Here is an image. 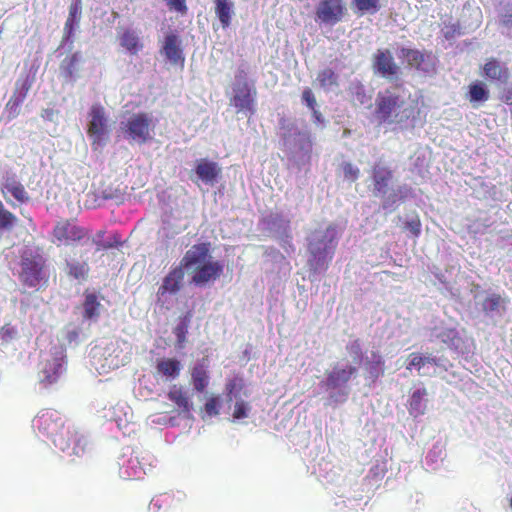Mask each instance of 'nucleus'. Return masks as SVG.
I'll list each match as a JSON object with an SVG mask.
<instances>
[{
	"instance_id": "f257e3e1",
	"label": "nucleus",
	"mask_w": 512,
	"mask_h": 512,
	"mask_svg": "<svg viewBox=\"0 0 512 512\" xmlns=\"http://www.w3.org/2000/svg\"><path fill=\"white\" fill-rule=\"evenodd\" d=\"M182 264L191 273L192 283L197 286L213 282L223 273V264L212 260L210 242L191 246L182 257Z\"/></svg>"
},
{
	"instance_id": "f03ea898",
	"label": "nucleus",
	"mask_w": 512,
	"mask_h": 512,
	"mask_svg": "<svg viewBox=\"0 0 512 512\" xmlns=\"http://www.w3.org/2000/svg\"><path fill=\"white\" fill-rule=\"evenodd\" d=\"M413 115V108L407 106L403 96L387 88L377 94L374 116L379 124L402 127Z\"/></svg>"
},
{
	"instance_id": "7ed1b4c3",
	"label": "nucleus",
	"mask_w": 512,
	"mask_h": 512,
	"mask_svg": "<svg viewBox=\"0 0 512 512\" xmlns=\"http://www.w3.org/2000/svg\"><path fill=\"white\" fill-rule=\"evenodd\" d=\"M40 432L51 438L55 447L61 451L70 448L72 428L64 426L62 415L56 410H44L35 419Z\"/></svg>"
},
{
	"instance_id": "20e7f679",
	"label": "nucleus",
	"mask_w": 512,
	"mask_h": 512,
	"mask_svg": "<svg viewBox=\"0 0 512 512\" xmlns=\"http://www.w3.org/2000/svg\"><path fill=\"white\" fill-rule=\"evenodd\" d=\"M155 123L150 113H132L120 123V131L130 144H146L153 139Z\"/></svg>"
},
{
	"instance_id": "39448f33",
	"label": "nucleus",
	"mask_w": 512,
	"mask_h": 512,
	"mask_svg": "<svg viewBox=\"0 0 512 512\" xmlns=\"http://www.w3.org/2000/svg\"><path fill=\"white\" fill-rule=\"evenodd\" d=\"M87 135L93 150L105 146L110 138L109 118L99 103L93 104L88 112Z\"/></svg>"
},
{
	"instance_id": "423d86ee",
	"label": "nucleus",
	"mask_w": 512,
	"mask_h": 512,
	"mask_svg": "<svg viewBox=\"0 0 512 512\" xmlns=\"http://www.w3.org/2000/svg\"><path fill=\"white\" fill-rule=\"evenodd\" d=\"M46 262L39 254L23 255L21 257L19 280L23 286L36 288L47 284L45 273Z\"/></svg>"
},
{
	"instance_id": "0eeeda50",
	"label": "nucleus",
	"mask_w": 512,
	"mask_h": 512,
	"mask_svg": "<svg viewBox=\"0 0 512 512\" xmlns=\"http://www.w3.org/2000/svg\"><path fill=\"white\" fill-rule=\"evenodd\" d=\"M333 241V230L328 228L321 236L309 242L308 250L311 255L309 265L314 271L326 268L327 263L332 259L334 253Z\"/></svg>"
},
{
	"instance_id": "6e6552de",
	"label": "nucleus",
	"mask_w": 512,
	"mask_h": 512,
	"mask_svg": "<svg viewBox=\"0 0 512 512\" xmlns=\"http://www.w3.org/2000/svg\"><path fill=\"white\" fill-rule=\"evenodd\" d=\"M52 242L57 246H72L90 238L89 231L79 226L75 221L63 219L54 225L52 229Z\"/></svg>"
},
{
	"instance_id": "1a4fd4ad",
	"label": "nucleus",
	"mask_w": 512,
	"mask_h": 512,
	"mask_svg": "<svg viewBox=\"0 0 512 512\" xmlns=\"http://www.w3.org/2000/svg\"><path fill=\"white\" fill-rule=\"evenodd\" d=\"M348 15L345 0H320L314 12L315 21L320 25L334 26Z\"/></svg>"
},
{
	"instance_id": "9d476101",
	"label": "nucleus",
	"mask_w": 512,
	"mask_h": 512,
	"mask_svg": "<svg viewBox=\"0 0 512 512\" xmlns=\"http://www.w3.org/2000/svg\"><path fill=\"white\" fill-rule=\"evenodd\" d=\"M64 356L60 353L51 354L42 359L38 366V379L45 387L58 382L65 372Z\"/></svg>"
},
{
	"instance_id": "9b49d317",
	"label": "nucleus",
	"mask_w": 512,
	"mask_h": 512,
	"mask_svg": "<svg viewBox=\"0 0 512 512\" xmlns=\"http://www.w3.org/2000/svg\"><path fill=\"white\" fill-rule=\"evenodd\" d=\"M83 255V252L73 250L72 254H66L62 265L65 276L79 284L86 282L90 275L89 261L82 259Z\"/></svg>"
},
{
	"instance_id": "f8f14e48",
	"label": "nucleus",
	"mask_w": 512,
	"mask_h": 512,
	"mask_svg": "<svg viewBox=\"0 0 512 512\" xmlns=\"http://www.w3.org/2000/svg\"><path fill=\"white\" fill-rule=\"evenodd\" d=\"M234 95L231 98V105L236 107L238 111L248 112L254 114L255 109V98L257 91L255 87L244 81L242 84H238L234 87Z\"/></svg>"
},
{
	"instance_id": "ddd939ff",
	"label": "nucleus",
	"mask_w": 512,
	"mask_h": 512,
	"mask_svg": "<svg viewBox=\"0 0 512 512\" xmlns=\"http://www.w3.org/2000/svg\"><path fill=\"white\" fill-rule=\"evenodd\" d=\"M0 191L6 201L9 202L7 197L10 194L17 202L23 204L30 201V196L26 191L24 185L20 182L17 175L12 172H6L2 177Z\"/></svg>"
},
{
	"instance_id": "4468645a",
	"label": "nucleus",
	"mask_w": 512,
	"mask_h": 512,
	"mask_svg": "<svg viewBox=\"0 0 512 512\" xmlns=\"http://www.w3.org/2000/svg\"><path fill=\"white\" fill-rule=\"evenodd\" d=\"M185 266L182 264V259L179 265L170 269L168 274L163 278L162 284L157 290L158 299L163 298L167 294H176L183 287L185 276Z\"/></svg>"
},
{
	"instance_id": "2eb2a0df",
	"label": "nucleus",
	"mask_w": 512,
	"mask_h": 512,
	"mask_svg": "<svg viewBox=\"0 0 512 512\" xmlns=\"http://www.w3.org/2000/svg\"><path fill=\"white\" fill-rule=\"evenodd\" d=\"M401 53L407 64L416 70L427 74L435 71V62L431 52L402 48Z\"/></svg>"
},
{
	"instance_id": "dca6fc26",
	"label": "nucleus",
	"mask_w": 512,
	"mask_h": 512,
	"mask_svg": "<svg viewBox=\"0 0 512 512\" xmlns=\"http://www.w3.org/2000/svg\"><path fill=\"white\" fill-rule=\"evenodd\" d=\"M373 69L382 76L389 77L397 75L400 68L390 50L378 49L373 55Z\"/></svg>"
},
{
	"instance_id": "f3484780",
	"label": "nucleus",
	"mask_w": 512,
	"mask_h": 512,
	"mask_svg": "<svg viewBox=\"0 0 512 512\" xmlns=\"http://www.w3.org/2000/svg\"><path fill=\"white\" fill-rule=\"evenodd\" d=\"M482 75L491 82L506 84L510 79V70L505 64L492 57L482 66Z\"/></svg>"
},
{
	"instance_id": "a211bd4d",
	"label": "nucleus",
	"mask_w": 512,
	"mask_h": 512,
	"mask_svg": "<svg viewBox=\"0 0 512 512\" xmlns=\"http://www.w3.org/2000/svg\"><path fill=\"white\" fill-rule=\"evenodd\" d=\"M357 373V368L352 365L345 367L335 366L332 371L327 374L326 385L328 388L336 389L346 385L350 379Z\"/></svg>"
},
{
	"instance_id": "6ab92c4d",
	"label": "nucleus",
	"mask_w": 512,
	"mask_h": 512,
	"mask_svg": "<svg viewBox=\"0 0 512 512\" xmlns=\"http://www.w3.org/2000/svg\"><path fill=\"white\" fill-rule=\"evenodd\" d=\"M195 173L204 183L212 185L217 182L221 168L216 162L204 158L196 162Z\"/></svg>"
},
{
	"instance_id": "aec40b11",
	"label": "nucleus",
	"mask_w": 512,
	"mask_h": 512,
	"mask_svg": "<svg viewBox=\"0 0 512 512\" xmlns=\"http://www.w3.org/2000/svg\"><path fill=\"white\" fill-rule=\"evenodd\" d=\"M393 178V172L387 166L376 163L372 168L374 194H386L388 185Z\"/></svg>"
},
{
	"instance_id": "412c9836",
	"label": "nucleus",
	"mask_w": 512,
	"mask_h": 512,
	"mask_svg": "<svg viewBox=\"0 0 512 512\" xmlns=\"http://www.w3.org/2000/svg\"><path fill=\"white\" fill-rule=\"evenodd\" d=\"M428 395V391L425 387H421L413 391L409 400L407 409L411 416L417 418L426 411V396Z\"/></svg>"
},
{
	"instance_id": "4be33fe9",
	"label": "nucleus",
	"mask_w": 512,
	"mask_h": 512,
	"mask_svg": "<svg viewBox=\"0 0 512 512\" xmlns=\"http://www.w3.org/2000/svg\"><path fill=\"white\" fill-rule=\"evenodd\" d=\"M119 43L131 55H137L144 47L138 34L132 29H125L118 36Z\"/></svg>"
},
{
	"instance_id": "5701e85b",
	"label": "nucleus",
	"mask_w": 512,
	"mask_h": 512,
	"mask_svg": "<svg viewBox=\"0 0 512 512\" xmlns=\"http://www.w3.org/2000/svg\"><path fill=\"white\" fill-rule=\"evenodd\" d=\"M162 51L166 58L174 64L184 61L182 49L180 48V41L177 35L168 34L165 37Z\"/></svg>"
},
{
	"instance_id": "b1692460",
	"label": "nucleus",
	"mask_w": 512,
	"mask_h": 512,
	"mask_svg": "<svg viewBox=\"0 0 512 512\" xmlns=\"http://www.w3.org/2000/svg\"><path fill=\"white\" fill-rule=\"evenodd\" d=\"M34 82L35 74L31 73V71H26L22 73L17 78L14 84V89L11 97L19 99L24 102Z\"/></svg>"
},
{
	"instance_id": "393cba45",
	"label": "nucleus",
	"mask_w": 512,
	"mask_h": 512,
	"mask_svg": "<svg viewBox=\"0 0 512 512\" xmlns=\"http://www.w3.org/2000/svg\"><path fill=\"white\" fill-rule=\"evenodd\" d=\"M365 371L367 372V377L373 382L384 374L385 362L378 352H372L371 359L366 360Z\"/></svg>"
},
{
	"instance_id": "a878e982",
	"label": "nucleus",
	"mask_w": 512,
	"mask_h": 512,
	"mask_svg": "<svg viewBox=\"0 0 512 512\" xmlns=\"http://www.w3.org/2000/svg\"><path fill=\"white\" fill-rule=\"evenodd\" d=\"M213 2L215 4V14L222 27H229L233 15V2L230 0H213Z\"/></svg>"
},
{
	"instance_id": "bb28decb",
	"label": "nucleus",
	"mask_w": 512,
	"mask_h": 512,
	"mask_svg": "<svg viewBox=\"0 0 512 512\" xmlns=\"http://www.w3.org/2000/svg\"><path fill=\"white\" fill-rule=\"evenodd\" d=\"M156 369L159 374L174 379L180 374L181 363L174 358H164L157 362Z\"/></svg>"
},
{
	"instance_id": "cd10ccee",
	"label": "nucleus",
	"mask_w": 512,
	"mask_h": 512,
	"mask_svg": "<svg viewBox=\"0 0 512 512\" xmlns=\"http://www.w3.org/2000/svg\"><path fill=\"white\" fill-rule=\"evenodd\" d=\"M470 103L485 102L489 99L490 93L486 85L481 81H474L469 84L466 94Z\"/></svg>"
},
{
	"instance_id": "c85d7f7f",
	"label": "nucleus",
	"mask_w": 512,
	"mask_h": 512,
	"mask_svg": "<svg viewBox=\"0 0 512 512\" xmlns=\"http://www.w3.org/2000/svg\"><path fill=\"white\" fill-rule=\"evenodd\" d=\"M101 303L98 301L96 294L85 293L83 302V318L87 320L96 319L100 315Z\"/></svg>"
},
{
	"instance_id": "c756f323",
	"label": "nucleus",
	"mask_w": 512,
	"mask_h": 512,
	"mask_svg": "<svg viewBox=\"0 0 512 512\" xmlns=\"http://www.w3.org/2000/svg\"><path fill=\"white\" fill-rule=\"evenodd\" d=\"M191 379L194 389L203 392L209 384V375L203 365H196L191 372Z\"/></svg>"
},
{
	"instance_id": "7c9ffc66",
	"label": "nucleus",
	"mask_w": 512,
	"mask_h": 512,
	"mask_svg": "<svg viewBox=\"0 0 512 512\" xmlns=\"http://www.w3.org/2000/svg\"><path fill=\"white\" fill-rule=\"evenodd\" d=\"M71 441L70 446H72V455L77 457L84 456L87 453V439L79 434L75 429L72 428V435H70Z\"/></svg>"
},
{
	"instance_id": "2f4dec72",
	"label": "nucleus",
	"mask_w": 512,
	"mask_h": 512,
	"mask_svg": "<svg viewBox=\"0 0 512 512\" xmlns=\"http://www.w3.org/2000/svg\"><path fill=\"white\" fill-rule=\"evenodd\" d=\"M168 398L183 411L188 412L190 410L188 398L181 387L173 385L168 392Z\"/></svg>"
},
{
	"instance_id": "473e14b6",
	"label": "nucleus",
	"mask_w": 512,
	"mask_h": 512,
	"mask_svg": "<svg viewBox=\"0 0 512 512\" xmlns=\"http://www.w3.org/2000/svg\"><path fill=\"white\" fill-rule=\"evenodd\" d=\"M317 81L322 88L326 89L338 85V76L331 68H325L318 72Z\"/></svg>"
},
{
	"instance_id": "72a5a7b5",
	"label": "nucleus",
	"mask_w": 512,
	"mask_h": 512,
	"mask_svg": "<svg viewBox=\"0 0 512 512\" xmlns=\"http://www.w3.org/2000/svg\"><path fill=\"white\" fill-rule=\"evenodd\" d=\"M352 101L355 104L364 105L369 102L370 97L366 93V89L363 84L355 83L352 84L349 88Z\"/></svg>"
},
{
	"instance_id": "f704fd0d",
	"label": "nucleus",
	"mask_w": 512,
	"mask_h": 512,
	"mask_svg": "<svg viewBox=\"0 0 512 512\" xmlns=\"http://www.w3.org/2000/svg\"><path fill=\"white\" fill-rule=\"evenodd\" d=\"M353 6L360 14L366 12L374 14L381 7L380 0H353Z\"/></svg>"
},
{
	"instance_id": "c9c22d12",
	"label": "nucleus",
	"mask_w": 512,
	"mask_h": 512,
	"mask_svg": "<svg viewBox=\"0 0 512 512\" xmlns=\"http://www.w3.org/2000/svg\"><path fill=\"white\" fill-rule=\"evenodd\" d=\"M500 25L506 30L508 36H512V0H509L500 13Z\"/></svg>"
},
{
	"instance_id": "e433bc0d",
	"label": "nucleus",
	"mask_w": 512,
	"mask_h": 512,
	"mask_svg": "<svg viewBox=\"0 0 512 512\" xmlns=\"http://www.w3.org/2000/svg\"><path fill=\"white\" fill-rule=\"evenodd\" d=\"M16 222V216L7 210L0 200V230H11Z\"/></svg>"
},
{
	"instance_id": "4c0bfd02",
	"label": "nucleus",
	"mask_w": 512,
	"mask_h": 512,
	"mask_svg": "<svg viewBox=\"0 0 512 512\" xmlns=\"http://www.w3.org/2000/svg\"><path fill=\"white\" fill-rule=\"evenodd\" d=\"M427 363L437 364V361L433 357H423L419 353H411L409 355V364L407 365V369L415 367L420 370Z\"/></svg>"
},
{
	"instance_id": "58836bf2",
	"label": "nucleus",
	"mask_w": 512,
	"mask_h": 512,
	"mask_svg": "<svg viewBox=\"0 0 512 512\" xmlns=\"http://www.w3.org/2000/svg\"><path fill=\"white\" fill-rule=\"evenodd\" d=\"M243 387L244 383L241 377L236 376L232 379H229L225 385V390L229 400H231L232 397H236L241 392Z\"/></svg>"
},
{
	"instance_id": "ea45409f",
	"label": "nucleus",
	"mask_w": 512,
	"mask_h": 512,
	"mask_svg": "<svg viewBox=\"0 0 512 512\" xmlns=\"http://www.w3.org/2000/svg\"><path fill=\"white\" fill-rule=\"evenodd\" d=\"M502 303V297L499 294H492L487 296L483 303L482 308L485 313H492L497 311Z\"/></svg>"
},
{
	"instance_id": "a19ab883",
	"label": "nucleus",
	"mask_w": 512,
	"mask_h": 512,
	"mask_svg": "<svg viewBox=\"0 0 512 512\" xmlns=\"http://www.w3.org/2000/svg\"><path fill=\"white\" fill-rule=\"evenodd\" d=\"M23 101L10 97L5 104V112L7 113L8 120H13L20 114Z\"/></svg>"
},
{
	"instance_id": "79ce46f5",
	"label": "nucleus",
	"mask_w": 512,
	"mask_h": 512,
	"mask_svg": "<svg viewBox=\"0 0 512 512\" xmlns=\"http://www.w3.org/2000/svg\"><path fill=\"white\" fill-rule=\"evenodd\" d=\"M81 11H82V0H72L69 6V14L66 21L74 23L76 25L79 24L81 19Z\"/></svg>"
},
{
	"instance_id": "37998d69",
	"label": "nucleus",
	"mask_w": 512,
	"mask_h": 512,
	"mask_svg": "<svg viewBox=\"0 0 512 512\" xmlns=\"http://www.w3.org/2000/svg\"><path fill=\"white\" fill-rule=\"evenodd\" d=\"M17 336V329L15 326L7 323L0 328V341L8 343Z\"/></svg>"
},
{
	"instance_id": "c03bdc74",
	"label": "nucleus",
	"mask_w": 512,
	"mask_h": 512,
	"mask_svg": "<svg viewBox=\"0 0 512 512\" xmlns=\"http://www.w3.org/2000/svg\"><path fill=\"white\" fill-rule=\"evenodd\" d=\"M250 409L251 407L247 402L243 400L237 401L234 406L233 418L239 420L248 417Z\"/></svg>"
},
{
	"instance_id": "a18cd8bd",
	"label": "nucleus",
	"mask_w": 512,
	"mask_h": 512,
	"mask_svg": "<svg viewBox=\"0 0 512 512\" xmlns=\"http://www.w3.org/2000/svg\"><path fill=\"white\" fill-rule=\"evenodd\" d=\"M302 100L306 103L309 109H311L316 118L319 119V113L316 110V99L315 96L310 88H305L302 92Z\"/></svg>"
},
{
	"instance_id": "49530a36",
	"label": "nucleus",
	"mask_w": 512,
	"mask_h": 512,
	"mask_svg": "<svg viewBox=\"0 0 512 512\" xmlns=\"http://www.w3.org/2000/svg\"><path fill=\"white\" fill-rule=\"evenodd\" d=\"M344 178L348 181L354 182L360 175V170L352 163L345 162L342 165Z\"/></svg>"
},
{
	"instance_id": "de8ad7c7",
	"label": "nucleus",
	"mask_w": 512,
	"mask_h": 512,
	"mask_svg": "<svg viewBox=\"0 0 512 512\" xmlns=\"http://www.w3.org/2000/svg\"><path fill=\"white\" fill-rule=\"evenodd\" d=\"M220 400L217 396L210 397L205 405L204 410L209 416H216L219 414Z\"/></svg>"
},
{
	"instance_id": "09e8293b",
	"label": "nucleus",
	"mask_w": 512,
	"mask_h": 512,
	"mask_svg": "<svg viewBox=\"0 0 512 512\" xmlns=\"http://www.w3.org/2000/svg\"><path fill=\"white\" fill-rule=\"evenodd\" d=\"M167 7L171 11H176L181 15H185L188 12L186 0H164Z\"/></svg>"
},
{
	"instance_id": "8fccbe9b",
	"label": "nucleus",
	"mask_w": 512,
	"mask_h": 512,
	"mask_svg": "<svg viewBox=\"0 0 512 512\" xmlns=\"http://www.w3.org/2000/svg\"><path fill=\"white\" fill-rule=\"evenodd\" d=\"M405 228L407 230H409L414 237H416V238L419 237V235L421 234V221H420V219L416 216L415 218L407 221L405 223Z\"/></svg>"
},
{
	"instance_id": "3c124183",
	"label": "nucleus",
	"mask_w": 512,
	"mask_h": 512,
	"mask_svg": "<svg viewBox=\"0 0 512 512\" xmlns=\"http://www.w3.org/2000/svg\"><path fill=\"white\" fill-rule=\"evenodd\" d=\"M188 325L185 322L180 323L174 329V334L177 337L179 343H183L186 339Z\"/></svg>"
},
{
	"instance_id": "603ef678",
	"label": "nucleus",
	"mask_w": 512,
	"mask_h": 512,
	"mask_svg": "<svg viewBox=\"0 0 512 512\" xmlns=\"http://www.w3.org/2000/svg\"><path fill=\"white\" fill-rule=\"evenodd\" d=\"M347 349L353 353L355 356H361L362 355V349L359 340L353 341Z\"/></svg>"
},
{
	"instance_id": "864d4df0",
	"label": "nucleus",
	"mask_w": 512,
	"mask_h": 512,
	"mask_svg": "<svg viewBox=\"0 0 512 512\" xmlns=\"http://www.w3.org/2000/svg\"><path fill=\"white\" fill-rule=\"evenodd\" d=\"M77 25L74 24V23H71V22H68L66 21L65 22V25H64V36L65 38L69 39L73 33H74V29Z\"/></svg>"
},
{
	"instance_id": "5fc2aeb1",
	"label": "nucleus",
	"mask_w": 512,
	"mask_h": 512,
	"mask_svg": "<svg viewBox=\"0 0 512 512\" xmlns=\"http://www.w3.org/2000/svg\"><path fill=\"white\" fill-rule=\"evenodd\" d=\"M41 116H42V118H44L47 121H53L54 116H55V111H54V109H51V108L44 109L41 113Z\"/></svg>"
},
{
	"instance_id": "6e6d98bb",
	"label": "nucleus",
	"mask_w": 512,
	"mask_h": 512,
	"mask_svg": "<svg viewBox=\"0 0 512 512\" xmlns=\"http://www.w3.org/2000/svg\"><path fill=\"white\" fill-rule=\"evenodd\" d=\"M502 101L507 105H512V89H508L501 97Z\"/></svg>"
},
{
	"instance_id": "4d7b16f0",
	"label": "nucleus",
	"mask_w": 512,
	"mask_h": 512,
	"mask_svg": "<svg viewBox=\"0 0 512 512\" xmlns=\"http://www.w3.org/2000/svg\"><path fill=\"white\" fill-rule=\"evenodd\" d=\"M78 60H79V54H78V53H74V54L70 57V64H71V65H74Z\"/></svg>"
},
{
	"instance_id": "13d9d810",
	"label": "nucleus",
	"mask_w": 512,
	"mask_h": 512,
	"mask_svg": "<svg viewBox=\"0 0 512 512\" xmlns=\"http://www.w3.org/2000/svg\"><path fill=\"white\" fill-rule=\"evenodd\" d=\"M104 198H112V196L109 194H104Z\"/></svg>"
},
{
	"instance_id": "bf43d9fd",
	"label": "nucleus",
	"mask_w": 512,
	"mask_h": 512,
	"mask_svg": "<svg viewBox=\"0 0 512 512\" xmlns=\"http://www.w3.org/2000/svg\"><path fill=\"white\" fill-rule=\"evenodd\" d=\"M111 247H112L111 244L104 245V248H111Z\"/></svg>"
},
{
	"instance_id": "052dcab7",
	"label": "nucleus",
	"mask_w": 512,
	"mask_h": 512,
	"mask_svg": "<svg viewBox=\"0 0 512 512\" xmlns=\"http://www.w3.org/2000/svg\"><path fill=\"white\" fill-rule=\"evenodd\" d=\"M510 507L512 508V495H511V498H510Z\"/></svg>"
}]
</instances>
